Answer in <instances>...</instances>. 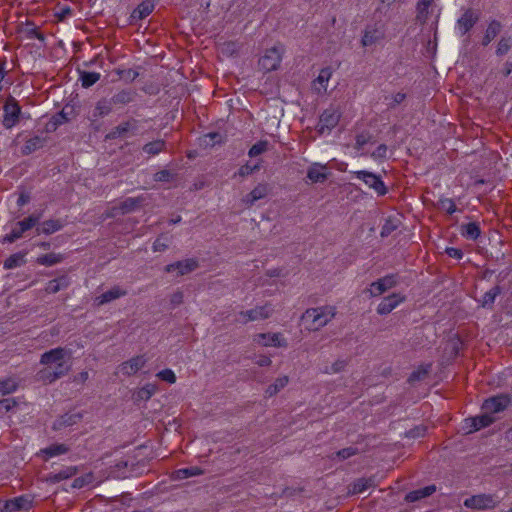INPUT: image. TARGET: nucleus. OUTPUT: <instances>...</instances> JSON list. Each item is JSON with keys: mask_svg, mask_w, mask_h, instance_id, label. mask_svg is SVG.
Returning <instances> with one entry per match:
<instances>
[{"mask_svg": "<svg viewBox=\"0 0 512 512\" xmlns=\"http://www.w3.org/2000/svg\"><path fill=\"white\" fill-rule=\"evenodd\" d=\"M70 356L71 353L62 347H57L43 353L40 363L45 365V367L38 372L39 380L45 383H52L65 376L71 368V365L66 360V357L69 359Z\"/></svg>", "mask_w": 512, "mask_h": 512, "instance_id": "f257e3e1", "label": "nucleus"}, {"mask_svg": "<svg viewBox=\"0 0 512 512\" xmlns=\"http://www.w3.org/2000/svg\"><path fill=\"white\" fill-rule=\"evenodd\" d=\"M510 403L511 399L509 396L497 395L486 399L482 405V409L487 413L494 414L505 410Z\"/></svg>", "mask_w": 512, "mask_h": 512, "instance_id": "4468645a", "label": "nucleus"}, {"mask_svg": "<svg viewBox=\"0 0 512 512\" xmlns=\"http://www.w3.org/2000/svg\"><path fill=\"white\" fill-rule=\"evenodd\" d=\"M438 205L440 209L446 211L448 214H453L457 210L456 204L450 198H441Z\"/></svg>", "mask_w": 512, "mask_h": 512, "instance_id": "603ef678", "label": "nucleus"}, {"mask_svg": "<svg viewBox=\"0 0 512 512\" xmlns=\"http://www.w3.org/2000/svg\"><path fill=\"white\" fill-rule=\"evenodd\" d=\"M26 254L27 252H17L12 255H10L5 261H4V268L5 269H14L17 267H20L26 263Z\"/></svg>", "mask_w": 512, "mask_h": 512, "instance_id": "c9c22d12", "label": "nucleus"}, {"mask_svg": "<svg viewBox=\"0 0 512 512\" xmlns=\"http://www.w3.org/2000/svg\"><path fill=\"white\" fill-rule=\"evenodd\" d=\"M64 258V255L61 253H48L37 257L36 262L39 265L50 267L61 263Z\"/></svg>", "mask_w": 512, "mask_h": 512, "instance_id": "72a5a7b5", "label": "nucleus"}, {"mask_svg": "<svg viewBox=\"0 0 512 512\" xmlns=\"http://www.w3.org/2000/svg\"><path fill=\"white\" fill-rule=\"evenodd\" d=\"M69 448L65 444H52L41 450V453L45 455V459H50L55 456L63 455L67 453Z\"/></svg>", "mask_w": 512, "mask_h": 512, "instance_id": "37998d69", "label": "nucleus"}, {"mask_svg": "<svg viewBox=\"0 0 512 512\" xmlns=\"http://www.w3.org/2000/svg\"><path fill=\"white\" fill-rule=\"evenodd\" d=\"M283 53L284 48L280 44L267 49L258 61L259 68L264 72H271L278 69L282 61Z\"/></svg>", "mask_w": 512, "mask_h": 512, "instance_id": "39448f33", "label": "nucleus"}, {"mask_svg": "<svg viewBox=\"0 0 512 512\" xmlns=\"http://www.w3.org/2000/svg\"><path fill=\"white\" fill-rule=\"evenodd\" d=\"M433 2L434 0H418L416 4L417 21L422 24L427 22L430 15L429 8L432 6Z\"/></svg>", "mask_w": 512, "mask_h": 512, "instance_id": "bb28decb", "label": "nucleus"}, {"mask_svg": "<svg viewBox=\"0 0 512 512\" xmlns=\"http://www.w3.org/2000/svg\"><path fill=\"white\" fill-rule=\"evenodd\" d=\"M358 453V450L357 448H354V447H347V448H343L341 450H339L337 453H336V456L341 459V460H345V459H348L354 455H356Z\"/></svg>", "mask_w": 512, "mask_h": 512, "instance_id": "bf43d9fd", "label": "nucleus"}, {"mask_svg": "<svg viewBox=\"0 0 512 512\" xmlns=\"http://www.w3.org/2000/svg\"><path fill=\"white\" fill-rule=\"evenodd\" d=\"M269 190L270 188L267 183H259L251 192L242 198V202L247 208H250L255 204L256 201L265 198L268 195Z\"/></svg>", "mask_w": 512, "mask_h": 512, "instance_id": "dca6fc26", "label": "nucleus"}, {"mask_svg": "<svg viewBox=\"0 0 512 512\" xmlns=\"http://www.w3.org/2000/svg\"><path fill=\"white\" fill-rule=\"evenodd\" d=\"M17 405V401L14 398H6L0 400V411L9 412L12 408Z\"/></svg>", "mask_w": 512, "mask_h": 512, "instance_id": "0e129e2a", "label": "nucleus"}, {"mask_svg": "<svg viewBox=\"0 0 512 512\" xmlns=\"http://www.w3.org/2000/svg\"><path fill=\"white\" fill-rule=\"evenodd\" d=\"M501 31V24L500 22L493 20L488 24V27L485 31L482 45L487 46L490 44V42L500 33Z\"/></svg>", "mask_w": 512, "mask_h": 512, "instance_id": "4c0bfd02", "label": "nucleus"}, {"mask_svg": "<svg viewBox=\"0 0 512 512\" xmlns=\"http://www.w3.org/2000/svg\"><path fill=\"white\" fill-rule=\"evenodd\" d=\"M500 293V286L496 285L493 288H491L482 296V299L480 300L481 306L483 308H492L496 297L500 295Z\"/></svg>", "mask_w": 512, "mask_h": 512, "instance_id": "c03bdc74", "label": "nucleus"}, {"mask_svg": "<svg viewBox=\"0 0 512 512\" xmlns=\"http://www.w3.org/2000/svg\"><path fill=\"white\" fill-rule=\"evenodd\" d=\"M383 38H384V32L381 29H379L375 26H368L364 30V33H363V36L361 39V44L364 47H368V46H371V45H374V44L380 42Z\"/></svg>", "mask_w": 512, "mask_h": 512, "instance_id": "4be33fe9", "label": "nucleus"}, {"mask_svg": "<svg viewBox=\"0 0 512 512\" xmlns=\"http://www.w3.org/2000/svg\"><path fill=\"white\" fill-rule=\"evenodd\" d=\"M155 392L156 387L152 384H148L138 391V398L141 400H148Z\"/></svg>", "mask_w": 512, "mask_h": 512, "instance_id": "5fc2aeb1", "label": "nucleus"}, {"mask_svg": "<svg viewBox=\"0 0 512 512\" xmlns=\"http://www.w3.org/2000/svg\"><path fill=\"white\" fill-rule=\"evenodd\" d=\"M398 284V279L395 274L386 275L377 281H374L370 284V288L368 292L371 297H377L388 291L389 289L395 287Z\"/></svg>", "mask_w": 512, "mask_h": 512, "instance_id": "6e6552de", "label": "nucleus"}, {"mask_svg": "<svg viewBox=\"0 0 512 512\" xmlns=\"http://www.w3.org/2000/svg\"><path fill=\"white\" fill-rule=\"evenodd\" d=\"M135 98V92L132 90H121L115 93L110 101L112 105H125L132 102Z\"/></svg>", "mask_w": 512, "mask_h": 512, "instance_id": "473e14b6", "label": "nucleus"}, {"mask_svg": "<svg viewBox=\"0 0 512 512\" xmlns=\"http://www.w3.org/2000/svg\"><path fill=\"white\" fill-rule=\"evenodd\" d=\"M480 14L474 9H466L461 17L457 20L456 29L461 36L468 33L478 22Z\"/></svg>", "mask_w": 512, "mask_h": 512, "instance_id": "9b49d317", "label": "nucleus"}, {"mask_svg": "<svg viewBox=\"0 0 512 512\" xmlns=\"http://www.w3.org/2000/svg\"><path fill=\"white\" fill-rule=\"evenodd\" d=\"M336 315V307L325 305L307 309L302 315V321L310 331H318L326 326Z\"/></svg>", "mask_w": 512, "mask_h": 512, "instance_id": "f03ea898", "label": "nucleus"}, {"mask_svg": "<svg viewBox=\"0 0 512 512\" xmlns=\"http://www.w3.org/2000/svg\"><path fill=\"white\" fill-rule=\"evenodd\" d=\"M198 267V263L194 259H186L183 261H178L172 264H168L165 267V271L170 273L177 270L178 275H185L192 271H194Z\"/></svg>", "mask_w": 512, "mask_h": 512, "instance_id": "412c9836", "label": "nucleus"}, {"mask_svg": "<svg viewBox=\"0 0 512 512\" xmlns=\"http://www.w3.org/2000/svg\"><path fill=\"white\" fill-rule=\"evenodd\" d=\"M100 77L101 74L98 72L79 71V80L81 81V85L84 88L93 86L100 80Z\"/></svg>", "mask_w": 512, "mask_h": 512, "instance_id": "a19ab883", "label": "nucleus"}, {"mask_svg": "<svg viewBox=\"0 0 512 512\" xmlns=\"http://www.w3.org/2000/svg\"><path fill=\"white\" fill-rule=\"evenodd\" d=\"M355 177L362 180L369 188L373 189L378 196H384L387 193V187L380 176L365 170L353 173Z\"/></svg>", "mask_w": 512, "mask_h": 512, "instance_id": "423d86ee", "label": "nucleus"}, {"mask_svg": "<svg viewBox=\"0 0 512 512\" xmlns=\"http://www.w3.org/2000/svg\"><path fill=\"white\" fill-rule=\"evenodd\" d=\"M32 501L27 496H19L7 500L1 509V512H19L27 511L31 508Z\"/></svg>", "mask_w": 512, "mask_h": 512, "instance_id": "f3484780", "label": "nucleus"}, {"mask_svg": "<svg viewBox=\"0 0 512 512\" xmlns=\"http://www.w3.org/2000/svg\"><path fill=\"white\" fill-rule=\"evenodd\" d=\"M371 139L369 133H361L356 136L355 148L362 149Z\"/></svg>", "mask_w": 512, "mask_h": 512, "instance_id": "680f3d73", "label": "nucleus"}, {"mask_svg": "<svg viewBox=\"0 0 512 512\" xmlns=\"http://www.w3.org/2000/svg\"><path fill=\"white\" fill-rule=\"evenodd\" d=\"M135 126L132 122L130 121H126V122H123L121 124H119L118 126H116L115 128H113L108 134H107V138L108 139H116V138H121V137H125L127 136V134L129 133V131L131 129H134Z\"/></svg>", "mask_w": 512, "mask_h": 512, "instance_id": "7c9ffc66", "label": "nucleus"}, {"mask_svg": "<svg viewBox=\"0 0 512 512\" xmlns=\"http://www.w3.org/2000/svg\"><path fill=\"white\" fill-rule=\"evenodd\" d=\"M430 369L431 364L419 367L416 371L411 373V375L409 376V381L414 382L424 379V377L429 373Z\"/></svg>", "mask_w": 512, "mask_h": 512, "instance_id": "8fccbe9b", "label": "nucleus"}, {"mask_svg": "<svg viewBox=\"0 0 512 512\" xmlns=\"http://www.w3.org/2000/svg\"><path fill=\"white\" fill-rule=\"evenodd\" d=\"M71 280L67 275H61L58 278L50 280L45 286V292L48 294H55L61 290L68 288Z\"/></svg>", "mask_w": 512, "mask_h": 512, "instance_id": "393cba45", "label": "nucleus"}, {"mask_svg": "<svg viewBox=\"0 0 512 512\" xmlns=\"http://www.w3.org/2000/svg\"><path fill=\"white\" fill-rule=\"evenodd\" d=\"M204 472L197 466L178 469L173 473L174 480H184L190 477L202 475Z\"/></svg>", "mask_w": 512, "mask_h": 512, "instance_id": "2f4dec72", "label": "nucleus"}, {"mask_svg": "<svg viewBox=\"0 0 512 512\" xmlns=\"http://www.w3.org/2000/svg\"><path fill=\"white\" fill-rule=\"evenodd\" d=\"M254 342L263 347H283L288 346L287 340L281 333H259L254 336Z\"/></svg>", "mask_w": 512, "mask_h": 512, "instance_id": "f8f14e48", "label": "nucleus"}, {"mask_svg": "<svg viewBox=\"0 0 512 512\" xmlns=\"http://www.w3.org/2000/svg\"><path fill=\"white\" fill-rule=\"evenodd\" d=\"M494 421L495 418L490 413L484 411V414L480 416L465 419V429H467V433H472L474 431L488 427Z\"/></svg>", "mask_w": 512, "mask_h": 512, "instance_id": "2eb2a0df", "label": "nucleus"}, {"mask_svg": "<svg viewBox=\"0 0 512 512\" xmlns=\"http://www.w3.org/2000/svg\"><path fill=\"white\" fill-rule=\"evenodd\" d=\"M22 117V109L19 102L13 96H8L3 105L2 125L5 129L17 126Z\"/></svg>", "mask_w": 512, "mask_h": 512, "instance_id": "7ed1b4c3", "label": "nucleus"}, {"mask_svg": "<svg viewBox=\"0 0 512 512\" xmlns=\"http://www.w3.org/2000/svg\"><path fill=\"white\" fill-rule=\"evenodd\" d=\"M44 144V139L40 136H34L30 139H28L23 148H22V152L23 154L25 155H29L33 152H35L36 150L40 149Z\"/></svg>", "mask_w": 512, "mask_h": 512, "instance_id": "a18cd8bd", "label": "nucleus"}, {"mask_svg": "<svg viewBox=\"0 0 512 512\" xmlns=\"http://www.w3.org/2000/svg\"><path fill=\"white\" fill-rule=\"evenodd\" d=\"M268 149V142L267 141H259L255 143L248 152V155L250 157H256L264 152H266Z\"/></svg>", "mask_w": 512, "mask_h": 512, "instance_id": "3c124183", "label": "nucleus"}, {"mask_svg": "<svg viewBox=\"0 0 512 512\" xmlns=\"http://www.w3.org/2000/svg\"><path fill=\"white\" fill-rule=\"evenodd\" d=\"M406 99V94L402 92H398L391 96L390 102L388 103L389 108H395L397 105L401 104Z\"/></svg>", "mask_w": 512, "mask_h": 512, "instance_id": "338daca9", "label": "nucleus"}, {"mask_svg": "<svg viewBox=\"0 0 512 512\" xmlns=\"http://www.w3.org/2000/svg\"><path fill=\"white\" fill-rule=\"evenodd\" d=\"M200 141L201 145L205 147H213L215 144L221 143L223 141V137L218 132H210L203 135Z\"/></svg>", "mask_w": 512, "mask_h": 512, "instance_id": "49530a36", "label": "nucleus"}, {"mask_svg": "<svg viewBox=\"0 0 512 512\" xmlns=\"http://www.w3.org/2000/svg\"><path fill=\"white\" fill-rule=\"evenodd\" d=\"M329 173L325 165L318 163L308 168L307 178L313 183H322L328 178Z\"/></svg>", "mask_w": 512, "mask_h": 512, "instance_id": "b1692460", "label": "nucleus"}, {"mask_svg": "<svg viewBox=\"0 0 512 512\" xmlns=\"http://www.w3.org/2000/svg\"><path fill=\"white\" fill-rule=\"evenodd\" d=\"M341 113L334 107H329L323 111L318 123V132L320 134L329 133L337 126Z\"/></svg>", "mask_w": 512, "mask_h": 512, "instance_id": "0eeeda50", "label": "nucleus"}, {"mask_svg": "<svg viewBox=\"0 0 512 512\" xmlns=\"http://www.w3.org/2000/svg\"><path fill=\"white\" fill-rule=\"evenodd\" d=\"M42 217L41 213H33L23 220L18 221L12 228L10 233L6 234L2 238V242L14 243L18 239L22 238L25 232L36 226Z\"/></svg>", "mask_w": 512, "mask_h": 512, "instance_id": "20e7f679", "label": "nucleus"}, {"mask_svg": "<svg viewBox=\"0 0 512 512\" xmlns=\"http://www.w3.org/2000/svg\"><path fill=\"white\" fill-rule=\"evenodd\" d=\"M82 419V414L78 412H69L62 416H60L55 422L53 423V429L54 430H60L62 428H66L69 426H73L80 422Z\"/></svg>", "mask_w": 512, "mask_h": 512, "instance_id": "5701e85b", "label": "nucleus"}, {"mask_svg": "<svg viewBox=\"0 0 512 512\" xmlns=\"http://www.w3.org/2000/svg\"><path fill=\"white\" fill-rule=\"evenodd\" d=\"M64 227V223L59 219H49L43 221L37 228V234L50 235L60 231Z\"/></svg>", "mask_w": 512, "mask_h": 512, "instance_id": "a878e982", "label": "nucleus"}, {"mask_svg": "<svg viewBox=\"0 0 512 512\" xmlns=\"http://www.w3.org/2000/svg\"><path fill=\"white\" fill-rule=\"evenodd\" d=\"M372 486L373 480L371 478H360L353 483L351 492L353 494H360Z\"/></svg>", "mask_w": 512, "mask_h": 512, "instance_id": "de8ad7c7", "label": "nucleus"}, {"mask_svg": "<svg viewBox=\"0 0 512 512\" xmlns=\"http://www.w3.org/2000/svg\"><path fill=\"white\" fill-rule=\"evenodd\" d=\"M346 366L345 360H337L330 367H327L324 372L328 374L339 373L344 370Z\"/></svg>", "mask_w": 512, "mask_h": 512, "instance_id": "13d9d810", "label": "nucleus"}, {"mask_svg": "<svg viewBox=\"0 0 512 512\" xmlns=\"http://www.w3.org/2000/svg\"><path fill=\"white\" fill-rule=\"evenodd\" d=\"M173 179V174L169 170H161L154 174V180L157 182H169Z\"/></svg>", "mask_w": 512, "mask_h": 512, "instance_id": "052dcab7", "label": "nucleus"}, {"mask_svg": "<svg viewBox=\"0 0 512 512\" xmlns=\"http://www.w3.org/2000/svg\"><path fill=\"white\" fill-rule=\"evenodd\" d=\"M168 238L159 237L153 243V250L155 252H162L168 248Z\"/></svg>", "mask_w": 512, "mask_h": 512, "instance_id": "e2e57ef3", "label": "nucleus"}, {"mask_svg": "<svg viewBox=\"0 0 512 512\" xmlns=\"http://www.w3.org/2000/svg\"><path fill=\"white\" fill-rule=\"evenodd\" d=\"M388 147L385 144H380L371 154L374 159H385L387 157Z\"/></svg>", "mask_w": 512, "mask_h": 512, "instance_id": "69168bd1", "label": "nucleus"}, {"mask_svg": "<svg viewBox=\"0 0 512 512\" xmlns=\"http://www.w3.org/2000/svg\"><path fill=\"white\" fill-rule=\"evenodd\" d=\"M72 15V9L68 5L57 6L55 9V17L59 21H64Z\"/></svg>", "mask_w": 512, "mask_h": 512, "instance_id": "864d4df0", "label": "nucleus"}, {"mask_svg": "<svg viewBox=\"0 0 512 512\" xmlns=\"http://www.w3.org/2000/svg\"><path fill=\"white\" fill-rule=\"evenodd\" d=\"M27 36L29 38H35V39H38L39 41H44L45 40V36L43 33H41L37 27L35 26H32L31 28H27Z\"/></svg>", "mask_w": 512, "mask_h": 512, "instance_id": "774afa93", "label": "nucleus"}, {"mask_svg": "<svg viewBox=\"0 0 512 512\" xmlns=\"http://www.w3.org/2000/svg\"><path fill=\"white\" fill-rule=\"evenodd\" d=\"M259 168L260 166L258 164L250 165L249 163H246L239 168L237 174L240 177H246L248 175H251L253 172L259 170Z\"/></svg>", "mask_w": 512, "mask_h": 512, "instance_id": "4d7b16f0", "label": "nucleus"}, {"mask_svg": "<svg viewBox=\"0 0 512 512\" xmlns=\"http://www.w3.org/2000/svg\"><path fill=\"white\" fill-rule=\"evenodd\" d=\"M274 309L270 303H266L262 306H256L247 311H241L239 315L243 317V323H247L250 321L264 320L269 318Z\"/></svg>", "mask_w": 512, "mask_h": 512, "instance_id": "1a4fd4ad", "label": "nucleus"}, {"mask_svg": "<svg viewBox=\"0 0 512 512\" xmlns=\"http://www.w3.org/2000/svg\"><path fill=\"white\" fill-rule=\"evenodd\" d=\"M512 47L511 37H502L497 45L496 54L499 56L505 55Z\"/></svg>", "mask_w": 512, "mask_h": 512, "instance_id": "09e8293b", "label": "nucleus"}, {"mask_svg": "<svg viewBox=\"0 0 512 512\" xmlns=\"http://www.w3.org/2000/svg\"><path fill=\"white\" fill-rule=\"evenodd\" d=\"M141 201L142 198L140 197H129L122 201L119 204V207H115L114 209H118L121 214H127L138 208L141 204Z\"/></svg>", "mask_w": 512, "mask_h": 512, "instance_id": "f704fd0d", "label": "nucleus"}, {"mask_svg": "<svg viewBox=\"0 0 512 512\" xmlns=\"http://www.w3.org/2000/svg\"><path fill=\"white\" fill-rule=\"evenodd\" d=\"M154 10V3L151 0L142 1L133 11L132 17L135 19H144Z\"/></svg>", "mask_w": 512, "mask_h": 512, "instance_id": "c756f323", "label": "nucleus"}, {"mask_svg": "<svg viewBox=\"0 0 512 512\" xmlns=\"http://www.w3.org/2000/svg\"><path fill=\"white\" fill-rule=\"evenodd\" d=\"M77 473V468L74 466L66 467L58 472L50 473L47 476V481L51 483H59L63 480L73 477Z\"/></svg>", "mask_w": 512, "mask_h": 512, "instance_id": "cd10ccee", "label": "nucleus"}, {"mask_svg": "<svg viewBox=\"0 0 512 512\" xmlns=\"http://www.w3.org/2000/svg\"><path fill=\"white\" fill-rule=\"evenodd\" d=\"M125 295H127V291L125 289L121 288L120 286H114L110 290L95 297L94 305L100 307Z\"/></svg>", "mask_w": 512, "mask_h": 512, "instance_id": "6ab92c4d", "label": "nucleus"}, {"mask_svg": "<svg viewBox=\"0 0 512 512\" xmlns=\"http://www.w3.org/2000/svg\"><path fill=\"white\" fill-rule=\"evenodd\" d=\"M165 149L166 142L162 139L149 142L142 147L143 152L150 156L158 155L159 153L165 151Z\"/></svg>", "mask_w": 512, "mask_h": 512, "instance_id": "ea45409f", "label": "nucleus"}, {"mask_svg": "<svg viewBox=\"0 0 512 512\" xmlns=\"http://www.w3.org/2000/svg\"><path fill=\"white\" fill-rule=\"evenodd\" d=\"M498 500L493 495L479 494L467 498L464 505L472 509H492L496 507Z\"/></svg>", "mask_w": 512, "mask_h": 512, "instance_id": "9d476101", "label": "nucleus"}, {"mask_svg": "<svg viewBox=\"0 0 512 512\" xmlns=\"http://www.w3.org/2000/svg\"><path fill=\"white\" fill-rule=\"evenodd\" d=\"M480 234V226L475 222H470L461 226V235L466 239L476 240Z\"/></svg>", "mask_w": 512, "mask_h": 512, "instance_id": "58836bf2", "label": "nucleus"}, {"mask_svg": "<svg viewBox=\"0 0 512 512\" xmlns=\"http://www.w3.org/2000/svg\"><path fill=\"white\" fill-rule=\"evenodd\" d=\"M146 364V358L143 355L135 356L128 361L123 362L119 369L125 376H131L141 370Z\"/></svg>", "mask_w": 512, "mask_h": 512, "instance_id": "a211bd4d", "label": "nucleus"}, {"mask_svg": "<svg viewBox=\"0 0 512 512\" xmlns=\"http://www.w3.org/2000/svg\"><path fill=\"white\" fill-rule=\"evenodd\" d=\"M289 383L288 376L278 377L273 384L269 385L265 391L267 397H272L280 392Z\"/></svg>", "mask_w": 512, "mask_h": 512, "instance_id": "79ce46f5", "label": "nucleus"}, {"mask_svg": "<svg viewBox=\"0 0 512 512\" xmlns=\"http://www.w3.org/2000/svg\"><path fill=\"white\" fill-rule=\"evenodd\" d=\"M157 377L161 380L173 384L176 382V375L171 369H164L157 373Z\"/></svg>", "mask_w": 512, "mask_h": 512, "instance_id": "6e6d98bb", "label": "nucleus"}, {"mask_svg": "<svg viewBox=\"0 0 512 512\" xmlns=\"http://www.w3.org/2000/svg\"><path fill=\"white\" fill-rule=\"evenodd\" d=\"M332 73L330 67L321 69L318 76L312 81V90L317 94H324L327 91L328 82L332 77Z\"/></svg>", "mask_w": 512, "mask_h": 512, "instance_id": "aec40b11", "label": "nucleus"}, {"mask_svg": "<svg viewBox=\"0 0 512 512\" xmlns=\"http://www.w3.org/2000/svg\"><path fill=\"white\" fill-rule=\"evenodd\" d=\"M112 111V102L107 99H101L96 103V106L92 113L93 120L102 118L110 114Z\"/></svg>", "mask_w": 512, "mask_h": 512, "instance_id": "c85d7f7f", "label": "nucleus"}, {"mask_svg": "<svg viewBox=\"0 0 512 512\" xmlns=\"http://www.w3.org/2000/svg\"><path fill=\"white\" fill-rule=\"evenodd\" d=\"M405 300L406 297L404 295L400 293H392L382 299L378 304L376 311L379 315H387Z\"/></svg>", "mask_w": 512, "mask_h": 512, "instance_id": "ddd939ff", "label": "nucleus"}, {"mask_svg": "<svg viewBox=\"0 0 512 512\" xmlns=\"http://www.w3.org/2000/svg\"><path fill=\"white\" fill-rule=\"evenodd\" d=\"M19 387V379L16 377H7L0 380V394L8 395L14 393Z\"/></svg>", "mask_w": 512, "mask_h": 512, "instance_id": "e433bc0d", "label": "nucleus"}]
</instances>
